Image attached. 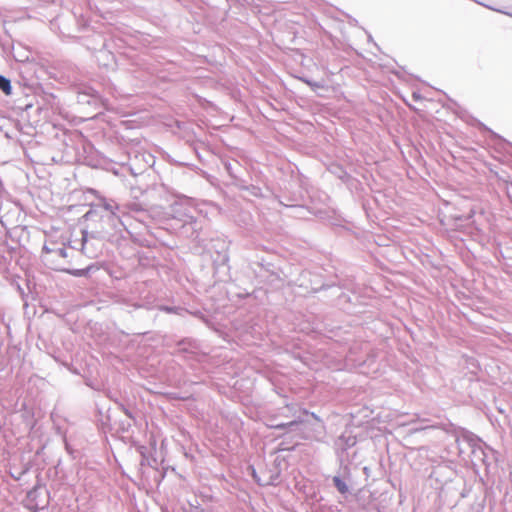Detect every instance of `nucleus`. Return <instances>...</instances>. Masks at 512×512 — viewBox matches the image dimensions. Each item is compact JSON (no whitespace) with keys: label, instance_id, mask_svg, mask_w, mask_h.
<instances>
[{"label":"nucleus","instance_id":"1","mask_svg":"<svg viewBox=\"0 0 512 512\" xmlns=\"http://www.w3.org/2000/svg\"><path fill=\"white\" fill-rule=\"evenodd\" d=\"M306 415H311L316 421L317 424H310L308 421L304 420H292L288 423H277L272 425L275 429H288L290 432H297L301 439H313L316 441H322L325 435V426L322 423V420L313 412L309 413L308 411H304Z\"/></svg>","mask_w":512,"mask_h":512},{"label":"nucleus","instance_id":"2","mask_svg":"<svg viewBox=\"0 0 512 512\" xmlns=\"http://www.w3.org/2000/svg\"><path fill=\"white\" fill-rule=\"evenodd\" d=\"M115 234L106 232L103 235H99L95 232L82 231L81 238V251L87 257L93 259L96 258L103 248V239L106 237H113Z\"/></svg>","mask_w":512,"mask_h":512},{"label":"nucleus","instance_id":"3","mask_svg":"<svg viewBox=\"0 0 512 512\" xmlns=\"http://www.w3.org/2000/svg\"><path fill=\"white\" fill-rule=\"evenodd\" d=\"M169 216L183 222L184 225H192L194 231L198 229L197 221L192 215V207L189 205L188 200L175 202L171 205Z\"/></svg>","mask_w":512,"mask_h":512},{"label":"nucleus","instance_id":"4","mask_svg":"<svg viewBox=\"0 0 512 512\" xmlns=\"http://www.w3.org/2000/svg\"><path fill=\"white\" fill-rule=\"evenodd\" d=\"M102 206L106 211L110 212L109 221L115 228V234H118L119 237H123V231L126 230V226L121 220V217L117 214V212L123 213L121 207L113 200H103Z\"/></svg>","mask_w":512,"mask_h":512},{"label":"nucleus","instance_id":"5","mask_svg":"<svg viewBox=\"0 0 512 512\" xmlns=\"http://www.w3.org/2000/svg\"><path fill=\"white\" fill-rule=\"evenodd\" d=\"M457 443H458V447H459V452L460 453H463L464 452V449L462 448L461 444L462 443H467V445L469 446V448L471 449V453L476 455L478 452L480 454H484L483 453V450H482V447H481V440L475 436L474 434H471V433H463L461 437L457 438Z\"/></svg>","mask_w":512,"mask_h":512},{"label":"nucleus","instance_id":"6","mask_svg":"<svg viewBox=\"0 0 512 512\" xmlns=\"http://www.w3.org/2000/svg\"><path fill=\"white\" fill-rule=\"evenodd\" d=\"M356 437L353 435H347L346 433L342 434L338 437L335 442V445L338 449L346 450L348 448L353 447L356 444Z\"/></svg>","mask_w":512,"mask_h":512},{"label":"nucleus","instance_id":"7","mask_svg":"<svg viewBox=\"0 0 512 512\" xmlns=\"http://www.w3.org/2000/svg\"><path fill=\"white\" fill-rule=\"evenodd\" d=\"M88 97L96 100L98 99V92L92 88H85L83 92L78 93V102L90 104L91 101Z\"/></svg>","mask_w":512,"mask_h":512},{"label":"nucleus","instance_id":"8","mask_svg":"<svg viewBox=\"0 0 512 512\" xmlns=\"http://www.w3.org/2000/svg\"><path fill=\"white\" fill-rule=\"evenodd\" d=\"M333 484L334 486L336 487L337 491L340 493V494H347L349 492V487L348 485L346 484V482L344 480L341 479L340 476H334L333 477Z\"/></svg>","mask_w":512,"mask_h":512},{"label":"nucleus","instance_id":"9","mask_svg":"<svg viewBox=\"0 0 512 512\" xmlns=\"http://www.w3.org/2000/svg\"><path fill=\"white\" fill-rule=\"evenodd\" d=\"M0 90L5 95H10L12 93L11 81L3 75H0Z\"/></svg>","mask_w":512,"mask_h":512},{"label":"nucleus","instance_id":"10","mask_svg":"<svg viewBox=\"0 0 512 512\" xmlns=\"http://www.w3.org/2000/svg\"><path fill=\"white\" fill-rule=\"evenodd\" d=\"M252 476H253V478L255 479V481H256L259 485H261V486L270 485V484H272V483H273V482H272V478H269L268 480H263V479L259 478V477L257 476V473H256L255 469H253V468H252Z\"/></svg>","mask_w":512,"mask_h":512},{"label":"nucleus","instance_id":"11","mask_svg":"<svg viewBox=\"0 0 512 512\" xmlns=\"http://www.w3.org/2000/svg\"><path fill=\"white\" fill-rule=\"evenodd\" d=\"M53 254H55L56 256L62 257V258H66L68 256L67 250L64 247H59V248L54 249Z\"/></svg>","mask_w":512,"mask_h":512},{"label":"nucleus","instance_id":"12","mask_svg":"<svg viewBox=\"0 0 512 512\" xmlns=\"http://www.w3.org/2000/svg\"><path fill=\"white\" fill-rule=\"evenodd\" d=\"M69 273H71L74 276L81 277V276H85L86 275L87 270L86 269H76V270H73V271H69Z\"/></svg>","mask_w":512,"mask_h":512},{"label":"nucleus","instance_id":"13","mask_svg":"<svg viewBox=\"0 0 512 512\" xmlns=\"http://www.w3.org/2000/svg\"><path fill=\"white\" fill-rule=\"evenodd\" d=\"M189 512H211V511L205 510V509L197 507V506H192L189 509Z\"/></svg>","mask_w":512,"mask_h":512},{"label":"nucleus","instance_id":"14","mask_svg":"<svg viewBox=\"0 0 512 512\" xmlns=\"http://www.w3.org/2000/svg\"><path fill=\"white\" fill-rule=\"evenodd\" d=\"M305 83H307L310 87H312L313 89H316V88H320L321 85L317 82H312L310 80H304Z\"/></svg>","mask_w":512,"mask_h":512},{"label":"nucleus","instance_id":"15","mask_svg":"<svg viewBox=\"0 0 512 512\" xmlns=\"http://www.w3.org/2000/svg\"><path fill=\"white\" fill-rule=\"evenodd\" d=\"M506 191L508 197L512 200V182L506 184Z\"/></svg>","mask_w":512,"mask_h":512},{"label":"nucleus","instance_id":"16","mask_svg":"<svg viewBox=\"0 0 512 512\" xmlns=\"http://www.w3.org/2000/svg\"><path fill=\"white\" fill-rule=\"evenodd\" d=\"M161 310H163L165 312H168V313L174 312V308L173 307H168V306L162 307Z\"/></svg>","mask_w":512,"mask_h":512},{"label":"nucleus","instance_id":"17","mask_svg":"<svg viewBox=\"0 0 512 512\" xmlns=\"http://www.w3.org/2000/svg\"><path fill=\"white\" fill-rule=\"evenodd\" d=\"M129 209L130 210H134V211H138L139 210V205L136 204V203H133V204L129 205Z\"/></svg>","mask_w":512,"mask_h":512},{"label":"nucleus","instance_id":"18","mask_svg":"<svg viewBox=\"0 0 512 512\" xmlns=\"http://www.w3.org/2000/svg\"><path fill=\"white\" fill-rule=\"evenodd\" d=\"M43 250H44L46 253H53V250H54V249H50L49 247L44 246V247H43Z\"/></svg>","mask_w":512,"mask_h":512},{"label":"nucleus","instance_id":"19","mask_svg":"<svg viewBox=\"0 0 512 512\" xmlns=\"http://www.w3.org/2000/svg\"><path fill=\"white\" fill-rule=\"evenodd\" d=\"M488 8H489V9L494 10V8H492V7H488ZM495 11H497V12H501V13H504V12H503V11H501L500 9H495Z\"/></svg>","mask_w":512,"mask_h":512}]
</instances>
